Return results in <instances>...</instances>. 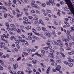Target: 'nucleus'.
Masks as SVG:
<instances>
[{
	"mask_svg": "<svg viewBox=\"0 0 74 74\" xmlns=\"http://www.w3.org/2000/svg\"><path fill=\"white\" fill-rule=\"evenodd\" d=\"M66 34L67 38L68 39H69V40H71V39H72V37H71V36L70 35V32L68 30H67Z\"/></svg>",
	"mask_w": 74,
	"mask_h": 74,
	"instance_id": "f257e3e1",
	"label": "nucleus"
},
{
	"mask_svg": "<svg viewBox=\"0 0 74 74\" xmlns=\"http://www.w3.org/2000/svg\"><path fill=\"white\" fill-rule=\"evenodd\" d=\"M44 34L46 36H47L48 37L51 36V34L50 33V32L49 31L46 30V31L44 32Z\"/></svg>",
	"mask_w": 74,
	"mask_h": 74,
	"instance_id": "f03ea898",
	"label": "nucleus"
},
{
	"mask_svg": "<svg viewBox=\"0 0 74 74\" xmlns=\"http://www.w3.org/2000/svg\"><path fill=\"white\" fill-rule=\"evenodd\" d=\"M7 30L8 31H13V30H14V31H16V27H14L12 29L8 27L7 28Z\"/></svg>",
	"mask_w": 74,
	"mask_h": 74,
	"instance_id": "7ed1b4c3",
	"label": "nucleus"
},
{
	"mask_svg": "<svg viewBox=\"0 0 74 74\" xmlns=\"http://www.w3.org/2000/svg\"><path fill=\"white\" fill-rule=\"evenodd\" d=\"M48 56L49 58H52V59H54L55 58V57H54V54L52 53H50L48 55Z\"/></svg>",
	"mask_w": 74,
	"mask_h": 74,
	"instance_id": "20e7f679",
	"label": "nucleus"
},
{
	"mask_svg": "<svg viewBox=\"0 0 74 74\" xmlns=\"http://www.w3.org/2000/svg\"><path fill=\"white\" fill-rule=\"evenodd\" d=\"M8 15V16H9L11 18H14V16H12V15H10V13H8V14H7V13L4 14V18H6L7 17Z\"/></svg>",
	"mask_w": 74,
	"mask_h": 74,
	"instance_id": "39448f33",
	"label": "nucleus"
},
{
	"mask_svg": "<svg viewBox=\"0 0 74 74\" xmlns=\"http://www.w3.org/2000/svg\"><path fill=\"white\" fill-rule=\"evenodd\" d=\"M57 55H59L60 54H61V55L62 56L63 58H65V55H64V54L63 53H62V52H57L56 53Z\"/></svg>",
	"mask_w": 74,
	"mask_h": 74,
	"instance_id": "423d86ee",
	"label": "nucleus"
},
{
	"mask_svg": "<svg viewBox=\"0 0 74 74\" xmlns=\"http://www.w3.org/2000/svg\"><path fill=\"white\" fill-rule=\"evenodd\" d=\"M18 64H13V68L15 70H16V69L18 68Z\"/></svg>",
	"mask_w": 74,
	"mask_h": 74,
	"instance_id": "0eeeda50",
	"label": "nucleus"
},
{
	"mask_svg": "<svg viewBox=\"0 0 74 74\" xmlns=\"http://www.w3.org/2000/svg\"><path fill=\"white\" fill-rule=\"evenodd\" d=\"M56 70L57 71H60V69H61V66L60 65H57L56 66Z\"/></svg>",
	"mask_w": 74,
	"mask_h": 74,
	"instance_id": "6e6552de",
	"label": "nucleus"
},
{
	"mask_svg": "<svg viewBox=\"0 0 74 74\" xmlns=\"http://www.w3.org/2000/svg\"><path fill=\"white\" fill-rule=\"evenodd\" d=\"M13 2L14 3L13 5H12V6L13 7H15V6H16V0H13Z\"/></svg>",
	"mask_w": 74,
	"mask_h": 74,
	"instance_id": "1a4fd4ad",
	"label": "nucleus"
},
{
	"mask_svg": "<svg viewBox=\"0 0 74 74\" xmlns=\"http://www.w3.org/2000/svg\"><path fill=\"white\" fill-rule=\"evenodd\" d=\"M31 5L32 7H34L35 8H38V6L36 4L34 3H32L31 4Z\"/></svg>",
	"mask_w": 74,
	"mask_h": 74,
	"instance_id": "9d476101",
	"label": "nucleus"
},
{
	"mask_svg": "<svg viewBox=\"0 0 74 74\" xmlns=\"http://www.w3.org/2000/svg\"><path fill=\"white\" fill-rule=\"evenodd\" d=\"M20 41H21V42H25V44H26V45H29V43H28V42H27V41H26L24 39L22 40H20Z\"/></svg>",
	"mask_w": 74,
	"mask_h": 74,
	"instance_id": "9b49d317",
	"label": "nucleus"
},
{
	"mask_svg": "<svg viewBox=\"0 0 74 74\" xmlns=\"http://www.w3.org/2000/svg\"><path fill=\"white\" fill-rule=\"evenodd\" d=\"M51 42L54 45H58V43L57 42H56L55 41L52 40L51 41Z\"/></svg>",
	"mask_w": 74,
	"mask_h": 74,
	"instance_id": "f8f14e48",
	"label": "nucleus"
},
{
	"mask_svg": "<svg viewBox=\"0 0 74 74\" xmlns=\"http://www.w3.org/2000/svg\"><path fill=\"white\" fill-rule=\"evenodd\" d=\"M0 63L1 64L2 66H3L4 67H6V65L4 64V62L2 60H0Z\"/></svg>",
	"mask_w": 74,
	"mask_h": 74,
	"instance_id": "ddd939ff",
	"label": "nucleus"
},
{
	"mask_svg": "<svg viewBox=\"0 0 74 74\" xmlns=\"http://www.w3.org/2000/svg\"><path fill=\"white\" fill-rule=\"evenodd\" d=\"M4 3L5 4L6 6H11V5L12 4V3L10 2L8 3V4H7V2H5Z\"/></svg>",
	"mask_w": 74,
	"mask_h": 74,
	"instance_id": "4468645a",
	"label": "nucleus"
},
{
	"mask_svg": "<svg viewBox=\"0 0 74 74\" xmlns=\"http://www.w3.org/2000/svg\"><path fill=\"white\" fill-rule=\"evenodd\" d=\"M63 41H65L66 42H69V40L66 38H64L62 39Z\"/></svg>",
	"mask_w": 74,
	"mask_h": 74,
	"instance_id": "2eb2a0df",
	"label": "nucleus"
},
{
	"mask_svg": "<svg viewBox=\"0 0 74 74\" xmlns=\"http://www.w3.org/2000/svg\"><path fill=\"white\" fill-rule=\"evenodd\" d=\"M12 52H18V50L16 48H14L12 50Z\"/></svg>",
	"mask_w": 74,
	"mask_h": 74,
	"instance_id": "dca6fc26",
	"label": "nucleus"
},
{
	"mask_svg": "<svg viewBox=\"0 0 74 74\" xmlns=\"http://www.w3.org/2000/svg\"><path fill=\"white\" fill-rule=\"evenodd\" d=\"M32 38L34 40H38V38L36 37L35 36H32Z\"/></svg>",
	"mask_w": 74,
	"mask_h": 74,
	"instance_id": "f3484780",
	"label": "nucleus"
},
{
	"mask_svg": "<svg viewBox=\"0 0 74 74\" xmlns=\"http://www.w3.org/2000/svg\"><path fill=\"white\" fill-rule=\"evenodd\" d=\"M0 44H1V48H3V47H4L3 46H4L5 45V43L3 42H1L0 43Z\"/></svg>",
	"mask_w": 74,
	"mask_h": 74,
	"instance_id": "a211bd4d",
	"label": "nucleus"
},
{
	"mask_svg": "<svg viewBox=\"0 0 74 74\" xmlns=\"http://www.w3.org/2000/svg\"><path fill=\"white\" fill-rule=\"evenodd\" d=\"M51 70V67H49L48 69L47 70V74H49V71Z\"/></svg>",
	"mask_w": 74,
	"mask_h": 74,
	"instance_id": "6ab92c4d",
	"label": "nucleus"
},
{
	"mask_svg": "<svg viewBox=\"0 0 74 74\" xmlns=\"http://www.w3.org/2000/svg\"><path fill=\"white\" fill-rule=\"evenodd\" d=\"M57 64H58L56 63L55 62H53L51 63V65H52L53 66H56Z\"/></svg>",
	"mask_w": 74,
	"mask_h": 74,
	"instance_id": "aec40b11",
	"label": "nucleus"
},
{
	"mask_svg": "<svg viewBox=\"0 0 74 74\" xmlns=\"http://www.w3.org/2000/svg\"><path fill=\"white\" fill-rule=\"evenodd\" d=\"M37 61L36 60H32V63H33L34 64H37Z\"/></svg>",
	"mask_w": 74,
	"mask_h": 74,
	"instance_id": "412c9836",
	"label": "nucleus"
},
{
	"mask_svg": "<svg viewBox=\"0 0 74 74\" xmlns=\"http://www.w3.org/2000/svg\"><path fill=\"white\" fill-rule=\"evenodd\" d=\"M39 22H40V23H41V24H42V25H43V26H45V24L43 23V22H42V21L41 20H39Z\"/></svg>",
	"mask_w": 74,
	"mask_h": 74,
	"instance_id": "4be33fe9",
	"label": "nucleus"
},
{
	"mask_svg": "<svg viewBox=\"0 0 74 74\" xmlns=\"http://www.w3.org/2000/svg\"><path fill=\"white\" fill-rule=\"evenodd\" d=\"M68 64L69 67H72L73 66V64L71 63H68Z\"/></svg>",
	"mask_w": 74,
	"mask_h": 74,
	"instance_id": "5701e85b",
	"label": "nucleus"
},
{
	"mask_svg": "<svg viewBox=\"0 0 74 74\" xmlns=\"http://www.w3.org/2000/svg\"><path fill=\"white\" fill-rule=\"evenodd\" d=\"M27 51L28 53H30V54L32 53V50L30 49H27Z\"/></svg>",
	"mask_w": 74,
	"mask_h": 74,
	"instance_id": "b1692460",
	"label": "nucleus"
},
{
	"mask_svg": "<svg viewBox=\"0 0 74 74\" xmlns=\"http://www.w3.org/2000/svg\"><path fill=\"white\" fill-rule=\"evenodd\" d=\"M17 37L19 41H20V40H22V38L21 37L18 36H17Z\"/></svg>",
	"mask_w": 74,
	"mask_h": 74,
	"instance_id": "393cba45",
	"label": "nucleus"
},
{
	"mask_svg": "<svg viewBox=\"0 0 74 74\" xmlns=\"http://www.w3.org/2000/svg\"><path fill=\"white\" fill-rule=\"evenodd\" d=\"M42 30H43V31H44V32L47 31L46 28L43 27H42Z\"/></svg>",
	"mask_w": 74,
	"mask_h": 74,
	"instance_id": "a878e982",
	"label": "nucleus"
},
{
	"mask_svg": "<svg viewBox=\"0 0 74 74\" xmlns=\"http://www.w3.org/2000/svg\"><path fill=\"white\" fill-rule=\"evenodd\" d=\"M66 50H68V51H69V50L70 51H71V48H70V47H66Z\"/></svg>",
	"mask_w": 74,
	"mask_h": 74,
	"instance_id": "bb28decb",
	"label": "nucleus"
},
{
	"mask_svg": "<svg viewBox=\"0 0 74 74\" xmlns=\"http://www.w3.org/2000/svg\"><path fill=\"white\" fill-rule=\"evenodd\" d=\"M34 55H37L38 56H40V57H41V55H40V54L38 53H35L34 54Z\"/></svg>",
	"mask_w": 74,
	"mask_h": 74,
	"instance_id": "cd10ccee",
	"label": "nucleus"
},
{
	"mask_svg": "<svg viewBox=\"0 0 74 74\" xmlns=\"http://www.w3.org/2000/svg\"><path fill=\"white\" fill-rule=\"evenodd\" d=\"M69 62H74V59L71 58L69 60Z\"/></svg>",
	"mask_w": 74,
	"mask_h": 74,
	"instance_id": "c85d7f7f",
	"label": "nucleus"
},
{
	"mask_svg": "<svg viewBox=\"0 0 74 74\" xmlns=\"http://www.w3.org/2000/svg\"><path fill=\"white\" fill-rule=\"evenodd\" d=\"M34 23L35 24H37V25H39L40 24V23L37 21H35Z\"/></svg>",
	"mask_w": 74,
	"mask_h": 74,
	"instance_id": "c756f323",
	"label": "nucleus"
},
{
	"mask_svg": "<svg viewBox=\"0 0 74 74\" xmlns=\"http://www.w3.org/2000/svg\"><path fill=\"white\" fill-rule=\"evenodd\" d=\"M23 19L25 21H28V19H27V18L26 17H23Z\"/></svg>",
	"mask_w": 74,
	"mask_h": 74,
	"instance_id": "7c9ffc66",
	"label": "nucleus"
},
{
	"mask_svg": "<svg viewBox=\"0 0 74 74\" xmlns=\"http://www.w3.org/2000/svg\"><path fill=\"white\" fill-rule=\"evenodd\" d=\"M40 64L42 67H44V68H45L46 67V66H45V65L43 64H42V63H41Z\"/></svg>",
	"mask_w": 74,
	"mask_h": 74,
	"instance_id": "2f4dec72",
	"label": "nucleus"
},
{
	"mask_svg": "<svg viewBox=\"0 0 74 74\" xmlns=\"http://www.w3.org/2000/svg\"><path fill=\"white\" fill-rule=\"evenodd\" d=\"M17 15H16V17L17 18H19V16H21V14H18V13H17Z\"/></svg>",
	"mask_w": 74,
	"mask_h": 74,
	"instance_id": "473e14b6",
	"label": "nucleus"
},
{
	"mask_svg": "<svg viewBox=\"0 0 74 74\" xmlns=\"http://www.w3.org/2000/svg\"><path fill=\"white\" fill-rule=\"evenodd\" d=\"M3 53H0V58H3Z\"/></svg>",
	"mask_w": 74,
	"mask_h": 74,
	"instance_id": "72a5a7b5",
	"label": "nucleus"
},
{
	"mask_svg": "<svg viewBox=\"0 0 74 74\" xmlns=\"http://www.w3.org/2000/svg\"><path fill=\"white\" fill-rule=\"evenodd\" d=\"M23 10L24 11H25V12L28 11V9L27 8H24L23 9Z\"/></svg>",
	"mask_w": 74,
	"mask_h": 74,
	"instance_id": "f704fd0d",
	"label": "nucleus"
},
{
	"mask_svg": "<svg viewBox=\"0 0 74 74\" xmlns=\"http://www.w3.org/2000/svg\"><path fill=\"white\" fill-rule=\"evenodd\" d=\"M32 32H33V33H36V30L34 28H32Z\"/></svg>",
	"mask_w": 74,
	"mask_h": 74,
	"instance_id": "c9c22d12",
	"label": "nucleus"
},
{
	"mask_svg": "<svg viewBox=\"0 0 74 74\" xmlns=\"http://www.w3.org/2000/svg\"><path fill=\"white\" fill-rule=\"evenodd\" d=\"M50 51L51 52H52V53H55V51L53 49H50Z\"/></svg>",
	"mask_w": 74,
	"mask_h": 74,
	"instance_id": "e433bc0d",
	"label": "nucleus"
},
{
	"mask_svg": "<svg viewBox=\"0 0 74 74\" xmlns=\"http://www.w3.org/2000/svg\"><path fill=\"white\" fill-rule=\"evenodd\" d=\"M56 62L57 63H62V61H61L60 60H56Z\"/></svg>",
	"mask_w": 74,
	"mask_h": 74,
	"instance_id": "4c0bfd02",
	"label": "nucleus"
},
{
	"mask_svg": "<svg viewBox=\"0 0 74 74\" xmlns=\"http://www.w3.org/2000/svg\"><path fill=\"white\" fill-rule=\"evenodd\" d=\"M69 46L70 47H71L73 46V43L71 42H70L69 43Z\"/></svg>",
	"mask_w": 74,
	"mask_h": 74,
	"instance_id": "58836bf2",
	"label": "nucleus"
},
{
	"mask_svg": "<svg viewBox=\"0 0 74 74\" xmlns=\"http://www.w3.org/2000/svg\"><path fill=\"white\" fill-rule=\"evenodd\" d=\"M37 30H38V31H40V30H41V28L39 27H37Z\"/></svg>",
	"mask_w": 74,
	"mask_h": 74,
	"instance_id": "ea45409f",
	"label": "nucleus"
},
{
	"mask_svg": "<svg viewBox=\"0 0 74 74\" xmlns=\"http://www.w3.org/2000/svg\"><path fill=\"white\" fill-rule=\"evenodd\" d=\"M23 54L25 55V56H27L29 55V54L27 53H26L25 52H23Z\"/></svg>",
	"mask_w": 74,
	"mask_h": 74,
	"instance_id": "a19ab883",
	"label": "nucleus"
},
{
	"mask_svg": "<svg viewBox=\"0 0 74 74\" xmlns=\"http://www.w3.org/2000/svg\"><path fill=\"white\" fill-rule=\"evenodd\" d=\"M34 34H36V35H37V36H40V34H39V33H38L36 32H35Z\"/></svg>",
	"mask_w": 74,
	"mask_h": 74,
	"instance_id": "79ce46f5",
	"label": "nucleus"
},
{
	"mask_svg": "<svg viewBox=\"0 0 74 74\" xmlns=\"http://www.w3.org/2000/svg\"><path fill=\"white\" fill-rule=\"evenodd\" d=\"M11 37L12 38H14V40H16V41H17L18 40L17 39H16L14 37V36H11Z\"/></svg>",
	"mask_w": 74,
	"mask_h": 74,
	"instance_id": "37998d69",
	"label": "nucleus"
},
{
	"mask_svg": "<svg viewBox=\"0 0 74 74\" xmlns=\"http://www.w3.org/2000/svg\"><path fill=\"white\" fill-rule=\"evenodd\" d=\"M4 69L3 67L2 66L0 65V70H3Z\"/></svg>",
	"mask_w": 74,
	"mask_h": 74,
	"instance_id": "c03bdc74",
	"label": "nucleus"
},
{
	"mask_svg": "<svg viewBox=\"0 0 74 74\" xmlns=\"http://www.w3.org/2000/svg\"><path fill=\"white\" fill-rule=\"evenodd\" d=\"M36 51V49H32V52H34Z\"/></svg>",
	"mask_w": 74,
	"mask_h": 74,
	"instance_id": "a18cd8bd",
	"label": "nucleus"
},
{
	"mask_svg": "<svg viewBox=\"0 0 74 74\" xmlns=\"http://www.w3.org/2000/svg\"><path fill=\"white\" fill-rule=\"evenodd\" d=\"M12 12L13 13V14L14 15L16 14V12L14 10H13L12 11Z\"/></svg>",
	"mask_w": 74,
	"mask_h": 74,
	"instance_id": "49530a36",
	"label": "nucleus"
},
{
	"mask_svg": "<svg viewBox=\"0 0 74 74\" xmlns=\"http://www.w3.org/2000/svg\"><path fill=\"white\" fill-rule=\"evenodd\" d=\"M42 7H45V5H46L45 3H43L42 4Z\"/></svg>",
	"mask_w": 74,
	"mask_h": 74,
	"instance_id": "de8ad7c7",
	"label": "nucleus"
},
{
	"mask_svg": "<svg viewBox=\"0 0 74 74\" xmlns=\"http://www.w3.org/2000/svg\"><path fill=\"white\" fill-rule=\"evenodd\" d=\"M54 23L55 25H58V23L56 21L54 22Z\"/></svg>",
	"mask_w": 74,
	"mask_h": 74,
	"instance_id": "09e8293b",
	"label": "nucleus"
},
{
	"mask_svg": "<svg viewBox=\"0 0 74 74\" xmlns=\"http://www.w3.org/2000/svg\"><path fill=\"white\" fill-rule=\"evenodd\" d=\"M64 64H66L67 65L69 64V62L66 61H64Z\"/></svg>",
	"mask_w": 74,
	"mask_h": 74,
	"instance_id": "8fccbe9b",
	"label": "nucleus"
},
{
	"mask_svg": "<svg viewBox=\"0 0 74 74\" xmlns=\"http://www.w3.org/2000/svg\"><path fill=\"white\" fill-rule=\"evenodd\" d=\"M60 4H61V5H63V4H64V3L62 1H61L60 2Z\"/></svg>",
	"mask_w": 74,
	"mask_h": 74,
	"instance_id": "3c124183",
	"label": "nucleus"
},
{
	"mask_svg": "<svg viewBox=\"0 0 74 74\" xmlns=\"http://www.w3.org/2000/svg\"><path fill=\"white\" fill-rule=\"evenodd\" d=\"M28 34L29 36H32L33 35V34L32 32L29 33H28Z\"/></svg>",
	"mask_w": 74,
	"mask_h": 74,
	"instance_id": "603ef678",
	"label": "nucleus"
},
{
	"mask_svg": "<svg viewBox=\"0 0 74 74\" xmlns=\"http://www.w3.org/2000/svg\"><path fill=\"white\" fill-rule=\"evenodd\" d=\"M17 32L18 33H21V31H20V29H18V30H16Z\"/></svg>",
	"mask_w": 74,
	"mask_h": 74,
	"instance_id": "864d4df0",
	"label": "nucleus"
},
{
	"mask_svg": "<svg viewBox=\"0 0 74 74\" xmlns=\"http://www.w3.org/2000/svg\"><path fill=\"white\" fill-rule=\"evenodd\" d=\"M27 66H29V67H32V65L30 64H27Z\"/></svg>",
	"mask_w": 74,
	"mask_h": 74,
	"instance_id": "5fc2aeb1",
	"label": "nucleus"
},
{
	"mask_svg": "<svg viewBox=\"0 0 74 74\" xmlns=\"http://www.w3.org/2000/svg\"><path fill=\"white\" fill-rule=\"evenodd\" d=\"M10 26L12 27H15V25L12 24H10Z\"/></svg>",
	"mask_w": 74,
	"mask_h": 74,
	"instance_id": "6e6d98bb",
	"label": "nucleus"
},
{
	"mask_svg": "<svg viewBox=\"0 0 74 74\" xmlns=\"http://www.w3.org/2000/svg\"><path fill=\"white\" fill-rule=\"evenodd\" d=\"M5 25L6 26H7V27H8L7 28H8V27H10V26H9V25L7 23H5Z\"/></svg>",
	"mask_w": 74,
	"mask_h": 74,
	"instance_id": "4d7b16f0",
	"label": "nucleus"
},
{
	"mask_svg": "<svg viewBox=\"0 0 74 74\" xmlns=\"http://www.w3.org/2000/svg\"><path fill=\"white\" fill-rule=\"evenodd\" d=\"M56 69H52V71H53V72H56L57 71H56Z\"/></svg>",
	"mask_w": 74,
	"mask_h": 74,
	"instance_id": "13d9d810",
	"label": "nucleus"
},
{
	"mask_svg": "<svg viewBox=\"0 0 74 74\" xmlns=\"http://www.w3.org/2000/svg\"><path fill=\"white\" fill-rule=\"evenodd\" d=\"M47 4L48 5H51V3L49 2H47Z\"/></svg>",
	"mask_w": 74,
	"mask_h": 74,
	"instance_id": "bf43d9fd",
	"label": "nucleus"
},
{
	"mask_svg": "<svg viewBox=\"0 0 74 74\" xmlns=\"http://www.w3.org/2000/svg\"><path fill=\"white\" fill-rule=\"evenodd\" d=\"M33 19L34 21H38V18H37L36 17H34Z\"/></svg>",
	"mask_w": 74,
	"mask_h": 74,
	"instance_id": "052dcab7",
	"label": "nucleus"
},
{
	"mask_svg": "<svg viewBox=\"0 0 74 74\" xmlns=\"http://www.w3.org/2000/svg\"><path fill=\"white\" fill-rule=\"evenodd\" d=\"M28 38L29 40H32V37L31 36H28Z\"/></svg>",
	"mask_w": 74,
	"mask_h": 74,
	"instance_id": "680f3d73",
	"label": "nucleus"
},
{
	"mask_svg": "<svg viewBox=\"0 0 74 74\" xmlns=\"http://www.w3.org/2000/svg\"><path fill=\"white\" fill-rule=\"evenodd\" d=\"M20 27L21 28V29H25V27H24V26H23L21 25Z\"/></svg>",
	"mask_w": 74,
	"mask_h": 74,
	"instance_id": "e2e57ef3",
	"label": "nucleus"
},
{
	"mask_svg": "<svg viewBox=\"0 0 74 74\" xmlns=\"http://www.w3.org/2000/svg\"><path fill=\"white\" fill-rule=\"evenodd\" d=\"M47 10L48 12H49V14H51V10Z\"/></svg>",
	"mask_w": 74,
	"mask_h": 74,
	"instance_id": "0e129e2a",
	"label": "nucleus"
},
{
	"mask_svg": "<svg viewBox=\"0 0 74 74\" xmlns=\"http://www.w3.org/2000/svg\"><path fill=\"white\" fill-rule=\"evenodd\" d=\"M50 62H55V60H53V59H51L50 60Z\"/></svg>",
	"mask_w": 74,
	"mask_h": 74,
	"instance_id": "69168bd1",
	"label": "nucleus"
},
{
	"mask_svg": "<svg viewBox=\"0 0 74 74\" xmlns=\"http://www.w3.org/2000/svg\"><path fill=\"white\" fill-rule=\"evenodd\" d=\"M41 53H43V54H44L45 53V51L44 50H42L41 51Z\"/></svg>",
	"mask_w": 74,
	"mask_h": 74,
	"instance_id": "338daca9",
	"label": "nucleus"
},
{
	"mask_svg": "<svg viewBox=\"0 0 74 74\" xmlns=\"http://www.w3.org/2000/svg\"><path fill=\"white\" fill-rule=\"evenodd\" d=\"M10 61H14L15 60V59L14 58H11L10 59Z\"/></svg>",
	"mask_w": 74,
	"mask_h": 74,
	"instance_id": "774afa93",
	"label": "nucleus"
}]
</instances>
